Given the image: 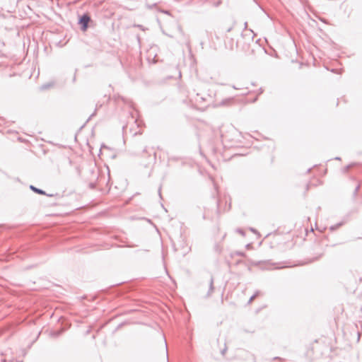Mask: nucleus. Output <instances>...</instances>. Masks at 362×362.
<instances>
[{
	"label": "nucleus",
	"mask_w": 362,
	"mask_h": 362,
	"mask_svg": "<svg viewBox=\"0 0 362 362\" xmlns=\"http://www.w3.org/2000/svg\"><path fill=\"white\" fill-rule=\"evenodd\" d=\"M90 16L87 14L83 15L80 18L79 23H80V24L82 25V30L83 31H86L87 30L88 24L90 22Z\"/></svg>",
	"instance_id": "f257e3e1"
},
{
	"label": "nucleus",
	"mask_w": 362,
	"mask_h": 362,
	"mask_svg": "<svg viewBox=\"0 0 362 362\" xmlns=\"http://www.w3.org/2000/svg\"><path fill=\"white\" fill-rule=\"evenodd\" d=\"M31 188L33 189V190H34L35 192H37L38 194H44V192L42 190H40V189H36V188H35L33 187H31Z\"/></svg>",
	"instance_id": "f03ea898"
}]
</instances>
